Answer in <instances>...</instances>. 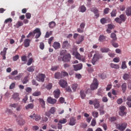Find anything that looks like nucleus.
<instances>
[{
  "instance_id": "1",
  "label": "nucleus",
  "mask_w": 131,
  "mask_h": 131,
  "mask_svg": "<svg viewBox=\"0 0 131 131\" xmlns=\"http://www.w3.org/2000/svg\"><path fill=\"white\" fill-rule=\"evenodd\" d=\"M36 34L35 38H39L40 37V35H41V32L40 31V29L38 28H36L33 30V32H30L29 34L27 36V38H30L31 36L33 37L34 35Z\"/></svg>"
},
{
  "instance_id": "2",
  "label": "nucleus",
  "mask_w": 131,
  "mask_h": 131,
  "mask_svg": "<svg viewBox=\"0 0 131 131\" xmlns=\"http://www.w3.org/2000/svg\"><path fill=\"white\" fill-rule=\"evenodd\" d=\"M99 85V82L96 78H94L93 83L91 84L90 86L91 89H88L86 93H92L91 91H95L98 89V86Z\"/></svg>"
},
{
  "instance_id": "3",
  "label": "nucleus",
  "mask_w": 131,
  "mask_h": 131,
  "mask_svg": "<svg viewBox=\"0 0 131 131\" xmlns=\"http://www.w3.org/2000/svg\"><path fill=\"white\" fill-rule=\"evenodd\" d=\"M116 127L117 129H118L120 131H124L125 128L127 127V123L123 122L116 124Z\"/></svg>"
},
{
  "instance_id": "4",
  "label": "nucleus",
  "mask_w": 131,
  "mask_h": 131,
  "mask_svg": "<svg viewBox=\"0 0 131 131\" xmlns=\"http://www.w3.org/2000/svg\"><path fill=\"white\" fill-rule=\"evenodd\" d=\"M126 20V16L124 14H121L119 17H116L115 19V22L119 23V24H122V22H125Z\"/></svg>"
},
{
  "instance_id": "5",
  "label": "nucleus",
  "mask_w": 131,
  "mask_h": 131,
  "mask_svg": "<svg viewBox=\"0 0 131 131\" xmlns=\"http://www.w3.org/2000/svg\"><path fill=\"white\" fill-rule=\"evenodd\" d=\"M90 105H94L95 109H98L100 107V100L99 99H95L93 100H89Z\"/></svg>"
},
{
  "instance_id": "6",
  "label": "nucleus",
  "mask_w": 131,
  "mask_h": 131,
  "mask_svg": "<svg viewBox=\"0 0 131 131\" xmlns=\"http://www.w3.org/2000/svg\"><path fill=\"white\" fill-rule=\"evenodd\" d=\"M102 58H103V56H102L101 54H94L92 60V63L93 65H95L96 63H97V62H98L100 59H102Z\"/></svg>"
},
{
  "instance_id": "7",
  "label": "nucleus",
  "mask_w": 131,
  "mask_h": 131,
  "mask_svg": "<svg viewBox=\"0 0 131 131\" xmlns=\"http://www.w3.org/2000/svg\"><path fill=\"white\" fill-rule=\"evenodd\" d=\"M55 112H56L55 107H52L50 111L45 113V115L46 116H48L49 118H51V114H55Z\"/></svg>"
},
{
  "instance_id": "8",
  "label": "nucleus",
  "mask_w": 131,
  "mask_h": 131,
  "mask_svg": "<svg viewBox=\"0 0 131 131\" xmlns=\"http://www.w3.org/2000/svg\"><path fill=\"white\" fill-rule=\"evenodd\" d=\"M11 108H16V111H21L22 105L18 104V103H12L9 105Z\"/></svg>"
},
{
  "instance_id": "9",
  "label": "nucleus",
  "mask_w": 131,
  "mask_h": 131,
  "mask_svg": "<svg viewBox=\"0 0 131 131\" xmlns=\"http://www.w3.org/2000/svg\"><path fill=\"white\" fill-rule=\"evenodd\" d=\"M85 27V23H81L80 24V28H78L77 29V32L79 33H83V31H84V28Z\"/></svg>"
},
{
  "instance_id": "10",
  "label": "nucleus",
  "mask_w": 131,
  "mask_h": 131,
  "mask_svg": "<svg viewBox=\"0 0 131 131\" xmlns=\"http://www.w3.org/2000/svg\"><path fill=\"white\" fill-rule=\"evenodd\" d=\"M16 122L18 125H24V124H25V120L21 118L20 116H18L16 118Z\"/></svg>"
},
{
  "instance_id": "11",
  "label": "nucleus",
  "mask_w": 131,
  "mask_h": 131,
  "mask_svg": "<svg viewBox=\"0 0 131 131\" xmlns=\"http://www.w3.org/2000/svg\"><path fill=\"white\" fill-rule=\"evenodd\" d=\"M30 118H31V119H33V120H35V121H39V120L41 119V117L39 115L34 114L30 116Z\"/></svg>"
},
{
  "instance_id": "12",
  "label": "nucleus",
  "mask_w": 131,
  "mask_h": 131,
  "mask_svg": "<svg viewBox=\"0 0 131 131\" xmlns=\"http://www.w3.org/2000/svg\"><path fill=\"white\" fill-rule=\"evenodd\" d=\"M45 78H46V75L43 74H39L37 76V80H38V81L43 82V81H45Z\"/></svg>"
},
{
  "instance_id": "13",
  "label": "nucleus",
  "mask_w": 131,
  "mask_h": 131,
  "mask_svg": "<svg viewBox=\"0 0 131 131\" xmlns=\"http://www.w3.org/2000/svg\"><path fill=\"white\" fill-rule=\"evenodd\" d=\"M84 40V36L80 35L76 40V43L77 45H80L82 41Z\"/></svg>"
},
{
  "instance_id": "14",
  "label": "nucleus",
  "mask_w": 131,
  "mask_h": 131,
  "mask_svg": "<svg viewBox=\"0 0 131 131\" xmlns=\"http://www.w3.org/2000/svg\"><path fill=\"white\" fill-rule=\"evenodd\" d=\"M47 102L49 104H51L52 105H54L57 103V100L55 98H53L51 97H49L47 99Z\"/></svg>"
},
{
  "instance_id": "15",
  "label": "nucleus",
  "mask_w": 131,
  "mask_h": 131,
  "mask_svg": "<svg viewBox=\"0 0 131 131\" xmlns=\"http://www.w3.org/2000/svg\"><path fill=\"white\" fill-rule=\"evenodd\" d=\"M71 59V55H70V54H68L63 56L62 58V61L63 62H70Z\"/></svg>"
},
{
  "instance_id": "16",
  "label": "nucleus",
  "mask_w": 131,
  "mask_h": 131,
  "mask_svg": "<svg viewBox=\"0 0 131 131\" xmlns=\"http://www.w3.org/2000/svg\"><path fill=\"white\" fill-rule=\"evenodd\" d=\"M73 68L75 71H78V70H81V69H82V63L74 65Z\"/></svg>"
},
{
  "instance_id": "17",
  "label": "nucleus",
  "mask_w": 131,
  "mask_h": 131,
  "mask_svg": "<svg viewBox=\"0 0 131 131\" xmlns=\"http://www.w3.org/2000/svg\"><path fill=\"white\" fill-rule=\"evenodd\" d=\"M125 109L126 107L124 106H123L120 108L119 114L120 115V116H124V115H125Z\"/></svg>"
},
{
  "instance_id": "18",
  "label": "nucleus",
  "mask_w": 131,
  "mask_h": 131,
  "mask_svg": "<svg viewBox=\"0 0 131 131\" xmlns=\"http://www.w3.org/2000/svg\"><path fill=\"white\" fill-rule=\"evenodd\" d=\"M60 94L61 93L60 92L59 89H56L53 92V95L55 99H58V98L60 97Z\"/></svg>"
},
{
  "instance_id": "19",
  "label": "nucleus",
  "mask_w": 131,
  "mask_h": 131,
  "mask_svg": "<svg viewBox=\"0 0 131 131\" xmlns=\"http://www.w3.org/2000/svg\"><path fill=\"white\" fill-rule=\"evenodd\" d=\"M7 51H8V48H4L3 51H1V55L3 57V60H6V55H7Z\"/></svg>"
},
{
  "instance_id": "20",
  "label": "nucleus",
  "mask_w": 131,
  "mask_h": 131,
  "mask_svg": "<svg viewBox=\"0 0 131 131\" xmlns=\"http://www.w3.org/2000/svg\"><path fill=\"white\" fill-rule=\"evenodd\" d=\"M31 42V40L29 38H26L25 39L24 44L25 48H28L29 46H30V42Z\"/></svg>"
},
{
  "instance_id": "21",
  "label": "nucleus",
  "mask_w": 131,
  "mask_h": 131,
  "mask_svg": "<svg viewBox=\"0 0 131 131\" xmlns=\"http://www.w3.org/2000/svg\"><path fill=\"white\" fill-rule=\"evenodd\" d=\"M60 86L61 88H65L66 86H67L68 85V83H67V82H66V81H65L64 80H63V79H61L59 81V82Z\"/></svg>"
},
{
  "instance_id": "22",
  "label": "nucleus",
  "mask_w": 131,
  "mask_h": 131,
  "mask_svg": "<svg viewBox=\"0 0 131 131\" xmlns=\"http://www.w3.org/2000/svg\"><path fill=\"white\" fill-rule=\"evenodd\" d=\"M72 55L75 56V58L78 59V60H81V56L80 54L77 52V51H73L72 52Z\"/></svg>"
},
{
  "instance_id": "23",
  "label": "nucleus",
  "mask_w": 131,
  "mask_h": 131,
  "mask_svg": "<svg viewBox=\"0 0 131 131\" xmlns=\"http://www.w3.org/2000/svg\"><path fill=\"white\" fill-rule=\"evenodd\" d=\"M76 124V119L74 117H72L70 119L69 125H75Z\"/></svg>"
},
{
  "instance_id": "24",
  "label": "nucleus",
  "mask_w": 131,
  "mask_h": 131,
  "mask_svg": "<svg viewBox=\"0 0 131 131\" xmlns=\"http://www.w3.org/2000/svg\"><path fill=\"white\" fill-rule=\"evenodd\" d=\"M70 48V44L67 40L63 41L62 43V49H68Z\"/></svg>"
},
{
  "instance_id": "25",
  "label": "nucleus",
  "mask_w": 131,
  "mask_h": 131,
  "mask_svg": "<svg viewBox=\"0 0 131 131\" xmlns=\"http://www.w3.org/2000/svg\"><path fill=\"white\" fill-rule=\"evenodd\" d=\"M12 99L14 100V101H19V100H20V97H19V93H14L12 96Z\"/></svg>"
},
{
  "instance_id": "26",
  "label": "nucleus",
  "mask_w": 131,
  "mask_h": 131,
  "mask_svg": "<svg viewBox=\"0 0 131 131\" xmlns=\"http://www.w3.org/2000/svg\"><path fill=\"white\" fill-rule=\"evenodd\" d=\"M54 78L56 79H60V78H62V74L60 72H56L54 74Z\"/></svg>"
},
{
  "instance_id": "27",
  "label": "nucleus",
  "mask_w": 131,
  "mask_h": 131,
  "mask_svg": "<svg viewBox=\"0 0 131 131\" xmlns=\"http://www.w3.org/2000/svg\"><path fill=\"white\" fill-rule=\"evenodd\" d=\"M53 47L55 50H58L61 47V45L59 42H54Z\"/></svg>"
},
{
  "instance_id": "28",
  "label": "nucleus",
  "mask_w": 131,
  "mask_h": 131,
  "mask_svg": "<svg viewBox=\"0 0 131 131\" xmlns=\"http://www.w3.org/2000/svg\"><path fill=\"white\" fill-rule=\"evenodd\" d=\"M111 37L112 38L111 41H116L117 40V37H116V34L112 33L111 34Z\"/></svg>"
},
{
  "instance_id": "29",
  "label": "nucleus",
  "mask_w": 131,
  "mask_h": 131,
  "mask_svg": "<svg viewBox=\"0 0 131 131\" xmlns=\"http://www.w3.org/2000/svg\"><path fill=\"white\" fill-rule=\"evenodd\" d=\"M39 102L42 108H45L46 102H45V100H43V99H42V98H39Z\"/></svg>"
},
{
  "instance_id": "30",
  "label": "nucleus",
  "mask_w": 131,
  "mask_h": 131,
  "mask_svg": "<svg viewBox=\"0 0 131 131\" xmlns=\"http://www.w3.org/2000/svg\"><path fill=\"white\" fill-rule=\"evenodd\" d=\"M25 108L26 110H28V109H33V108H34V104H33V103H29L25 106Z\"/></svg>"
},
{
  "instance_id": "31",
  "label": "nucleus",
  "mask_w": 131,
  "mask_h": 131,
  "mask_svg": "<svg viewBox=\"0 0 131 131\" xmlns=\"http://www.w3.org/2000/svg\"><path fill=\"white\" fill-rule=\"evenodd\" d=\"M125 14L127 17L131 16V8H129V7L127 8L125 11Z\"/></svg>"
},
{
  "instance_id": "32",
  "label": "nucleus",
  "mask_w": 131,
  "mask_h": 131,
  "mask_svg": "<svg viewBox=\"0 0 131 131\" xmlns=\"http://www.w3.org/2000/svg\"><path fill=\"white\" fill-rule=\"evenodd\" d=\"M100 51L101 53H108V52H110V49L106 48H102L100 49Z\"/></svg>"
},
{
  "instance_id": "33",
  "label": "nucleus",
  "mask_w": 131,
  "mask_h": 131,
  "mask_svg": "<svg viewBox=\"0 0 131 131\" xmlns=\"http://www.w3.org/2000/svg\"><path fill=\"white\" fill-rule=\"evenodd\" d=\"M86 11V8L84 6H81L79 7V12L81 13H84Z\"/></svg>"
},
{
  "instance_id": "34",
  "label": "nucleus",
  "mask_w": 131,
  "mask_h": 131,
  "mask_svg": "<svg viewBox=\"0 0 131 131\" xmlns=\"http://www.w3.org/2000/svg\"><path fill=\"white\" fill-rule=\"evenodd\" d=\"M35 69V67L33 66H32L29 68H27V71L29 72H33Z\"/></svg>"
},
{
  "instance_id": "35",
  "label": "nucleus",
  "mask_w": 131,
  "mask_h": 131,
  "mask_svg": "<svg viewBox=\"0 0 131 131\" xmlns=\"http://www.w3.org/2000/svg\"><path fill=\"white\" fill-rule=\"evenodd\" d=\"M106 39V36H104V35H100L99 37V41L102 42L103 40H105Z\"/></svg>"
},
{
  "instance_id": "36",
  "label": "nucleus",
  "mask_w": 131,
  "mask_h": 131,
  "mask_svg": "<svg viewBox=\"0 0 131 131\" xmlns=\"http://www.w3.org/2000/svg\"><path fill=\"white\" fill-rule=\"evenodd\" d=\"M52 34H53L52 31H50L49 32H47L46 34L45 35V38H49L50 37V36H51V35H52Z\"/></svg>"
},
{
  "instance_id": "37",
  "label": "nucleus",
  "mask_w": 131,
  "mask_h": 131,
  "mask_svg": "<svg viewBox=\"0 0 131 131\" xmlns=\"http://www.w3.org/2000/svg\"><path fill=\"white\" fill-rule=\"evenodd\" d=\"M110 67L112 68H115V69H119V65L114 64V63H111L110 64Z\"/></svg>"
},
{
  "instance_id": "38",
  "label": "nucleus",
  "mask_w": 131,
  "mask_h": 131,
  "mask_svg": "<svg viewBox=\"0 0 131 131\" xmlns=\"http://www.w3.org/2000/svg\"><path fill=\"white\" fill-rule=\"evenodd\" d=\"M122 90L123 91V93H125V91H126V83H123L121 85Z\"/></svg>"
},
{
  "instance_id": "39",
  "label": "nucleus",
  "mask_w": 131,
  "mask_h": 131,
  "mask_svg": "<svg viewBox=\"0 0 131 131\" xmlns=\"http://www.w3.org/2000/svg\"><path fill=\"white\" fill-rule=\"evenodd\" d=\"M49 26L50 28H54L56 26V23L54 21H52L49 24Z\"/></svg>"
},
{
  "instance_id": "40",
  "label": "nucleus",
  "mask_w": 131,
  "mask_h": 131,
  "mask_svg": "<svg viewBox=\"0 0 131 131\" xmlns=\"http://www.w3.org/2000/svg\"><path fill=\"white\" fill-rule=\"evenodd\" d=\"M21 26H23V22L21 21H18L16 24V28H19V27H21Z\"/></svg>"
},
{
  "instance_id": "41",
  "label": "nucleus",
  "mask_w": 131,
  "mask_h": 131,
  "mask_svg": "<svg viewBox=\"0 0 131 131\" xmlns=\"http://www.w3.org/2000/svg\"><path fill=\"white\" fill-rule=\"evenodd\" d=\"M58 122L61 124H65L67 122V119L63 118L59 120Z\"/></svg>"
},
{
  "instance_id": "42",
  "label": "nucleus",
  "mask_w": 131,
  "mask_h": 131,
  "mask_svg": "<svg viewBox=\"0 0 131 131\" xmlns=\"http://www.w3.org/2000/svg\"><path fill=\"white\" fill-rule=\"evenodd\" d=\"M92 116L94 117L95 118H97L99 116V113L97 111H93L92 112Z\"/></svg>"
},
{
  "instance_id": "43",
  "label": "nucleus",
  "mask_w": 131,
  "mask_h": 131,
  "mask_svg": "<svg viewBox=\"0 0 131 131\" xmlns=\"http://www.w3.org/2000/svg\"><path fill=\"white\" fill-rule=\"evenodd\" d=\"M111 43L114 48H118L119 47L118 43L115 42V41H111Z\"/></svg>"
},
{
  "instance_id": "44",
  "label": "nucleus",
  "mask_w": 131,
  "mask_h": 131,
  "mask_svg": "<svg viewBox=\"0 0 131 131\" xmlns=\"http://www.w3.org/2000/svg\"><path fill=\"white\" fill-rule=\"evenodd\" d=\"M53 88V84H52L51 83H49L46 86V88L47 90H52V88Z\"/></svg>"
},
{
  "instance_id": "45",
  "label": "nucleus",
  "mask_w": 131,
  "mask_h": 131,
  "mask_svg": "<svg viewBox=\"0 0 131 131\" xmlns=\"http://www.w3.org/2000/svg\"><path fill=\"white\" fill-rule=\"evenodd\" d=\"M22 82L23 84H25L28 82V76L25 77L23 80Z\"/></svg>"
},
{
  "instance_id": "46",
  "label": "nucleus",
  "mask_w": 131,
  "mask_h": 131,
  "mask_svg": "<svg viewBox=\"0 0 131 131\" xmlns=\"http://www.w3.org/2000/svg\"><path fill=\"white\" fill-rule=\"evenodd\" d=\"M117 12H116V10H113L111 13V17H116V14Z\"/></svg>"
},
{
  "instance_id": "47",
  "label": "nucleus",
  "mask_w": 131,
  "mask_h": 131,
  "mask_svg": "<svg viewBox=\"0 0 131 131\" xmlns=\"http://www.w3.org/2000/svg\"><path fill=\"white\" fill-rule=\"evenodd\" d=\"M41 94V93L40 92V91L35 92L33 93V96H34V97H38V96H40Z\"/></svg>"
},
{
  "instance_id": "48",
  "label": "nucleus",
  "mask_w": 131,
  "mask_h": 131,
  "mask_svg": "<svg viewBox=\"0 0 131 131\" xmlns=\"http://www.w3.org/2000/svg\"><path fill=\"white\" fill-rule=\"evenodd\" d=\"M95 16H96V18H99L100 15L99 14V10L98 9H95L94 11Z\"/></svg>"
},
{
  "instance_id": "49",
  "label": "nucleus",
  "mask_w": 131,
  "mask_h": 131,
  "mask_svg": "<svg viewBox=\"0 0 131 131\" xmlns=\"http://www.w3.org/2000/svg\"><path fill=\"white\" fill-rule=\"evenodd\" d=\"M80 96L82 99H84V98H85V94H84V91L83 90L80 91Z\"/></svg>"
},
{
  "instance_id": "50",
  "label": "nucleus",
  "mask_w": 131,
  "mask_h": 131,
  "mask_svg": "<svg viewBox=\"0 0 131 131\" xmlns=\"http://www.w3.org/2000/svg\"><path fill=\"white\" fill-rule=\"evenodd\" d=\"M21 77H22V74H19L17 76L14 77V79L15 80H19Z\"/></svg>"
},
{
  "instance_id": "51",
  "label": "nucleus",
  "mask_w": 131,
  "mask_h": 131,
  "mask_svg": "<svg viewBox=\"0 0 131 131\" xmlns=\"http://www.w3.org/2000/svg\"><path fill=\"white\" fill-rule=\"evenodd\" d=\"M127 66H126V63L125 61H123L122 62V66H121V68L122 69H125V68H127Z\"/></svg>"
},
{
  "instance_id": "52",
  "label": "nucleus",
  "mask_w": 131,
  "mask_h": 131,
  "mask_svg": "<svg viewBox=\"0 0 131 131\" xmlns=\"http://www.w3.org/2000/svg\"><path fill=\"white\" fill-rule=\"evenodd\" d=\"M32 62H33V58H30L28 60L27 65H28V66H30V65H31V64L32 63Z\"/></svg>"
},
{
  "instance_id": "53",
  "label": "nucleus",
  "mask_w": 131,
  "mask_h": 131,
  "mask_svg": "<svg viewBox=\"0 0 131 131\" xmlns=\"http://www.w3.org/2000/svg\"><path fill=\"white\" fill-rule=\"evenodd\" d=\"M123 79H124V80H127V79L129 78V74H124L123 76Z\"/></svg>"
},
{
  "instance_id": "54",
  "label": "nucleus",
  "mask_w": 131,
  "mask_h": 131,
  "mask_svg": "<svg viewBox=\"0 0 131 131\" xmlns=\"http://www.w3.org/2000/svg\"><path fill=\"white\" fill-rule=\"evenodd\" d=\"M107 27L108 28V29H114V28H115V26L113 24H108L107 25Z\"/></svg>"
},
{
  "instance_id": "55",
  "label": "nucleus",
  "mask_w": 131,
  "mask_h": 131,
  "mask_svg": "<svg viewBox=\"0 0 131 131\" xmlns=\"http://www.w3.org/2000/svg\"><path fill=\"white\" fill-rule=\"evenodd\" d=\"M59 68V67L56 66H53L52 67L51 70L52 71H56V70H58V69Z\"/></svg>"
},
{
  "instance_id": "56",
  "label": "nucleus",
  "mask_w": 131,
  "mask_h": 131,
  "mask_svg": "<svg viewBox=\"0 0 131 131\" xmlns=\"http://www.w3.org/2000/svg\"><path fill=\"white\" fill-rule=\"evenodd\" d=\"M80 126L82 128H86V127H88V124L86 123H82L80 124Z\"/></svg>"
},
{
  "instance_id": "57",
  "label": "nucleus",
  "mask_w": 131,
  "mask_h": 131,
  "mask_svg": "<svg viewBox=\"0 0 131 131\" xmlns=\"http://www.w3.org/2000/svg\"><path fill=\"white\" fill-rule=\"evenodd\" d=\"M78 85L77 84H73L72 85V90L74 92H75L76 91V89H77Z\"/></svg>"
},
{
  "instance_id": "58",
  "label": "nucleus",
  "mask_w": 131,
  "mask_h": 131,
  "mask_svg": "<svg viewBox=\"0 0 131 131\" xmlns=\"http://www.w3.org/2000/svg\"><path fill=\"white\" fill-rule=\"evenodd\" d=\"M96 119H93L91 122V125L92 126H95L96 124Z\"/></svg>"
},
{
  "instance_id": "59",
  "label": "nucleus",
  "mask_w": 131,
  "mask_h": 131,
  "mask_svg": "<svg viewBox=\"0 0 131 131\" xmlns=\"http://www.w3.org/2000/svg\"><path fill=\"white\" fill-rule=\"evenodd\" d=\"M100 22L101 24H105L107 22V20L105 18H102L100 19Z\"/></svg>"
},
{
  "instance_id": "60",
  "label": "nucleus",
  "mask_w": 131,
  "mask_h": 131,
  "mask_svg": "<svg viewBox=\"0 0 131 131\" xmlns=\"http://www.w3.org/2000/svg\"><path fill=\"white\" fill-rule=\"evenodd\" d=\"M12 21H13V20L11 18H9L5 20V23L6 24H7V23H9V22H10L11 23V22H12Z\"/></svg>"
},
{
  "instance_id": "61",
  "label": "nucleus",
  "mask_w": 131,
  "mask_h": 131,
  "mask_svg": "<svg viewBox=\"0 0 131 131\" xmlns=\"http://www.w3.org/2000/svg\"><path fill=\"white\" fill-rule=\"evenodd\" d=\"M120 59H119V57H115L113 59V61L115 63H118L119 62H120Z\"/></svg>"
},
{
  "instance_id": "62",
  "label": "nucleus",
  "mask_w": 131,
  "mask_h": 131,
  "mask_svg": "<svg viewBox=\"0 0 131 131\" xmlns=\"http://www.w3.org/2000/svg\"><path fill=\"white\" fill-rule=\"evenodd\" d=\"M15 85H16V83L13 82V83H12L11 84V85H10L9 89H10V90H13V89H14V88H15Z\"/></svg>"
},
{
  "instance_id": "63",
  "label": "nucleus",
  "mask_w": 131,
  "mask_h": 131,
  "mask_svg": "<svg viewBox=\"0 0 131 131\" xmlns=\"http://www.w3.org/2000/svg\"><path fill=\"white\" fill-rule=\"evenodd\" d=\"M39 48L40 50H43V49H45V43H43V42H40Z\"/></svg>"
},
{
  "instance_id": "64",
  "label": "nucleus",
  "mask_w": 131,
  "mask_h": 131,
  "mask_svg": "<svg viewBox=\"0 0 131 131\" xmlns=\"http://www.w3.org/2000/svg\"><path fill=\"white\" fill-rule=\"evenodd\" d=\"M61 75L62 76L63 75V76H68V73L63 71L61 72Z\"/></svg>"
}]
</instances>
